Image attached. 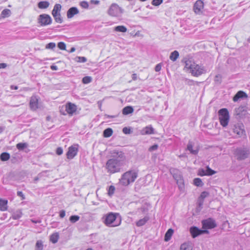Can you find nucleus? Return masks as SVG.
I'll use <instances>...</instances> for the list:
<instances>
[{
	"label": "nucleus",
	"mask_w": 250,
	"mask_h": 250,
	"mask_svg": "<svg viewBox=\"0 0 250 250\" xmlns=\"http://www.w3.org/2000/svg\"><path fill=\"white\" fill-rule=\"evenodd\" d=\"M111 158L105 164L107 172L110 174L120 172L125 165L126 157L125 153L118 150H113L110 152Z\"/></svg>",
	"instance_id": "1"
},
{
	"label": "nucleus",
	"mask_w": 250,
	"mask_h": 250,
	"mask_svg": "<svg viewBox=\"0 0 250 250\" xmlns=\"http://www.w3.org/2000/svg\"><path fill=\"white\" fill-rule=\"evenodd\" d=\"M138 171L136 169H130L123 173L119 179L120 184L123 186H127L133 183L138 177Z\"/></svg>",
	"instance_id": "2"
},
{
	"label": "nucleus",
	"mask_w": 250,
	"mask_h": 250,
	"mask_svg": "<svg viewBox=\"0 0 250 250\" xmlns=\"http://www.w3.org/2000/svg\"><path fill=\"white\" fill-rule=\"evenodd\" d=\"M185 67L194 76H198L206 72L204 67L199 65L190 60L185 62Z\"/></svg>",
	"instance_id": "3"
},
{
	"label": "nucleus",
	"mask_w": 250,
	"mask_h": 250,
	"mask_svg": "<svg viewBox=\"0 0 250 250\" xmlns=\"http://www.w3.org/2000/svg\"><path fill=\"white\" fill-rule=\"evenodd\" d=\"M117 213L110 212L105 215L103 217V222L104 224L109 227H115L120 225L121 219L117 218Z\"/></svg>",
	"instance_id": "4"
},
{
	"label": "nucleus",
	"mask_w": 250,
	"mask_h": 250,
	"mask_svg": "<svg viewBox=\"0 0 250 250\" xmlns=\"http://www.w3.org/2000/svg\"><path fill=\"white\" fill-rule=\"evenodd\" d=\"M219 119L221 125L225 127L228 125L229 116L228 110L226 108H222L218 111Z\"/></svg>",
	"instance_id": "5"
},
{
	"label": "nucleus",
	"mask_w": 250,
	"mask_h": 250,
	"mask_svg": "<svg viewBox=\"0 0 250 250\" xmlns=\"http://www.w3.org/2000/svg\"><path fill=\"white\" fill-rule=\"evenodd\" d=\"M109 15L112 17H121L123 13V9L116 3H112L107 12Z\"/></svg>",
	"instance_id": "6"
},
{
	"label": "nucleus",
	"mask_w": 250,
	"mask_h": 250,
	"mask_svg": "<svg viewBox=\"0 0 250 250\" xmlns=\"http://www.w3.org/2000/svg\"><path fill=\"white\" fill-rule=\"evenodd\" d=\"M235 154L238 160H243L249 157L250 151L246 148H237L235 151Z\"/></svg>",
	"instance_id": "7"
},
{
	"label": "nucleus",
	"mask_w": 250,
	"mask_h": 250,
	"mask_svg": "<svg viewBox=\"0 0 250 250\" xmlns=\"http://www.w3.org/2000/svg\"><path fill=\"white\" fill-rule=\"evenodd\" d=\"M202 224L204 229H212L217 227L215 220L211 218L202 220Z\"/></svg>",
	"instance_id": "8"
},
{
	"label": "nucleus",
	"mask_w": 250,
	"mask_h": 250,
	"mask_svg": "<svg viewBox=\"0 0 250 250\" xmlns=\"http://www.w3.org/2000/svg\"><path fill=\"white\" fill-rule=\"evenodd\" d=\"M52 19L50 16L47 14L40 15L38 18V23L42 26H45L51 24Z\"/></svg>",
	"instance_id": "9"
},
{
	"label": "nucleus",
	"mask_w": 250,
	"mask_h": 250,
	"mask_svg": "<svg viewBox=\"0 0 250 250\" xmlns=\"http://www.w3.org/2000/svg\"><path fill=\"white\" fill-rule=\"evenodd\" d=\"M78 145H74L68 148L67 152V158L69 159H73L77 154L78 151Z\"/></svg>",
	"instance_id": "10"
},
{
	"label": "nucleus",
	"mask_w": 250,
	"mask_h": 250,
	"mask_svg": "<svg viewBox=\"0 0 250 250\" xmlns=\"http://www.w3.org/2000/svg\"><path fill=\"white\" fill-rule=\"evenodd\" d=\"M194 146V143L189 140L187 145L186 150H188L192 154L197 155L199 151V148L198 146L193 148Z\"/></svg>",
	"instance_id": "11"
},
{
	"label": "nucleus",
	"mask_w": 250,
	"mask_h": 250,
	"mask_svg": "<svg viewBox=\"0 0 250 250\" xmlns=\"http://www.w3.org/2000/svg\"><path fill=\"white\" fill-rule=\"evenodd\" d=\"M233 130L234 133L241 136L245 133L244 125L241 123H238L234 125Z\"/></svg>",
	"instance_id": "12"
},
{
	"label": "nucleus",
	"mask_w": 250,
	"mask_h": 250,
	"mask_svg": "<svg viewBox=\"0 0 250 250\" xmlns=\"http://www.w3.org/2000/svg\"><path fill=\"white\" fill-rule=\"evenodd\" d=\"M39 99L35 96H32L30 100L29 105L31 110L35 111L39 108Z\"/></svg>",
	"instance_id": "13"
},
{
	"label": "nucleus",
	"mask_w": 250,
	"mask_h": 250,
	"mask_svg": "<svg viewBox=\"0 0 250 250\" xmlns=\"http://www.w3.org/2000/svg\"><path fill=\"white\" fill-rule=\"evenodd\" d=\"M204 7V3L201 0H198L194 5L193 9L196 14H200Z\"/></svg>",
	"instance_id": "14"
},
{
	"label": "nucleus",
	"mask_w": 250,
	"mask_h": 250,
	"mask_svg": "<svg viewBox=\"0 0 250 250\" xmlns=\"http://www.w3.org/2000/svg\"><path fill=\"white\" fill-rule=\"evenodd\" d=\"M76 109L77 107L74 104L69 103L66 105V111L70 115H72L74 112H75Z\"/></svg>",
	"instance_id": "15"
},
{
	"label": "nucleus",
	"mask_w": 250,
	"mask_h": 250,
	"mask_svg": "<svg viewBox=\"0 0 250 250\" xmlns=\"http://www.w3.org/2000/svg\"><path fill=\"white\" fill-rule=\"evenodd\" d=\"M79 12V10L75 7H72L68 9L67 12V17L68 19H71L74 17V15L78 14Z\"/></svg>",
	"instance_id": "16"
},
{
	"label": "nucleus",
	"mask_w": 250,
	"mask_h": 250,
	"mask_svg": "<svg viewBox=\"0 0 250 250\" xmlns=\"http://www.w3.org/2000/svg\"><path fill=\"white\" fill-rule=\"evenodd\" d=\"M190 232L193 238L201 235V229H199L196 227H192L190 228Z\"/></svg>",
	"instance_id": "17"
},
{
	"label": "nucleus",
	"mask_w": 250,
	"mask_h": 250,
	"mask_svg": "<svg viewBox=\"0 0 250 250\" xmlns=\"http://www.w3.org/2000/svg\"><path fill=\"white\" fill-rule=\"evenodd\" d=\"M247 94L242 91H238L233 97V100L234 102L237 101L240 98H247Z\"/></svg>",
	"instance_id": "18"
},
{
	"label": "nucleus",
	"mask_w": 250,
	"mask_h": 250,
	"mask_svg": "<svg viewBox=\"0 0 250 250\" xmlns=\"http://www.w3.org/2000/svg\"><path fill=\"white\" fill-rule=\"evenodd\" d=\"M154 133V129L151 126H147L144 128L141 131L142 135L152 134Z\"/></svg>",
	"instance_id": "19"
},
{
	"label": "nucleus",
	"mask_w": 250,
	"mask_h": 250,
	"mask_svg": "<svg viewBox=\"0 0 250 250\" xmlns=\"http://www.w3.org/2000/svg\"><path fill=\"white\" fill-rule=\"evenodd\" d=\"M7 200L0 199V210H6L7 209Z\"/></svg>",
	"instance_id": "20"
},
{
	"label": "nucleus",
	"mask_w": 250,
	"mask_h": 250,
	"mask_svg": "<svg viewBox=\"0 0 250 250\" xmlns=\"http://www.w3.org/2000/svg\"><path fill=\"white\" fill-rule=\"evenodd\" d=\"M192 246L190 242L184 243L181 245L180 250H192Z\"/></svg>",
	"instance_id": "21"
},
{
	"label": "nucleus",
	"mask_w": 250,
	"mask_h": 250,
	"mask_svg": "<svg viewBox=\"0 0 250 250\" xmlns=\"http://www.w3.org/2000/svg\"><path fill=\"white\" fill-rule=\"evenodd\" d=\"M62 8V6L60 4H56L54 7V8L52 11V14L53 16H55V15L60 13V11Z\"/></svg>",
	"instance_id": "22"
},
{
	"label": "nucleus",
	"mask_w": 250,
	"mask_h": 250,
	"mask_svg": "<svg viewBox=\"0 0 250 250\" xmlns=\"http://www.w3.org/2000/svg\"><path fill=\"white\" fill-rule=\"evenodd\" d=\"M134 111L133 108L130 106H127L123 109L122 113L124 115H128L133 113Z\"/></svg>",
	"instance_id": "23"
},
{
	"label": "nucleus",
	"mask_w": 250,
	"mask_h": 250,
	"mask_svg": "<svg viewBox=\"0 0 250 250\" xmlns=\"http://www.w3.org/2000/svg\"><path fill=\"white\" fill-rule=\"evenodd\" d=\"M149 219V217L145 216L144 218L139 220L136 222V226L141 227L144 225Z\"/></svg>",
	"instance_id": "24"
},
{
	"label": "nucleus",
	"mask_w": 250,
	"mask_h": 250,
	"mask_svg": "<svg viewBox=\"0 0 250 250\" xmlns=\"http://www.w3.org/2000/svg\"><path fill=\"white\" fill-rule=\"evenodd\" d=\"M179 52L175 50L171 53L170 56H169V59L172 61L175 62L176 61V60L179 57Z\"/></svg>",
	"instance_id": "25"
},
{
	"label": "nucleus",
	"mask_w": 250,
	"mask_h": 250,
	"mask_svg": "<svg viewBox=\"0 0 250 250\" xmlns=\"http://www.w3.org/2000/svg\"><path fill=\"white\" fill-rule=\"evenodd\" d=\"M173 233V230L171 229H168V230L167 231V232L165 234V240L166 241H169Z\"/></svg>",
	"instance_id": "26"
},
{
	"label": "nucleus",
	"mask_w": 250,
	"mask_h": 250,
	"mask_svg": "<svg viewBox=\"0 0 250 250\" xmlns=\"http://www.w3.org/2000/svg\"><path fill=\"white\" fill-rule=\"evenodd\" d=\"M59 238V235L58 233H57V232L54 233H53L50 236V240L53 243L55 244L58 242Z\"/></svg>",
	"instance_id": "27"
},
{
	"label": "nucleus",
	"mask_w": 250,
	"mask_h": 250,
	"mask_svg": "<svg viewBox=\"0 0 250 250\" xmlns=\"http://www.w3.org/2000/svg\"><path fill=\"white\" fill-rule=\"evenodd\" d=\"M114 30L116 32H126L127 28L124 25H119L114 27Z\"/></svg>",
	"instance_id": "28"
},
{
	"label": "nucleus",
	"mask_w": 250,
	"mask_h": 250,
	"mask_svg": "<svg viewBox=\"0 0 250 250\" xmlns=\"http://www.w3.org/2000/svg\"><path fill=\"white\" fill-rule=\"evenodd\" d=\"M49 5V3L46 1H40L38 3V7L40 9L47 8Z\"/></svg>",
	"instance_id": "29"
},
{
	"label": "nucleus",
	"mask_w": 250,
	"mask_h": 250,
	"mask_svg": "<svg viewBox=\"0 0 250 250\" xmlns=\"http://www.w3.org/2000/svg\"><path fill=\"white\" fill-rule=\"evenodd\" d=\"M43 245L42 240H38L36 243L35 250H42Z\"/></svg>",
	"instance_id": "30"
},
{
	"label": "nucleus",
	"mask_w": 250,
	"mask_h": 250,
	"mask_svg": "<svg viewBox=\"0 0 250 250\" xmlns=\"http://www.w3.org/2000/svg\"><path fill=\"white\" fill-rule=\"evenodd\" d=\"M112 134L113 130L110 128H106L104 131V137H109L112 135Z\"/></svg>",
	"instance_id": "31"
},
{
	"label": "nucleus",
	"mask_w": 250,
	"mask_h": 250,
	"mask_svg": "<svg viewBox=\"0 0 250 250\" xmlns=\"http://www.w3.org/2000/svg\"><path fill=\"white\" fill-rule=\"evenodd\" d=\"M22 212L20 210H17L13 213L12 215V218L14 220H17L20 218L22 216Z\"/></svg>",
	"instance_id": "32"
},
{
	"label": "nucleus",
	"mask_w": 250,
	"mask_h": 250,
	"mask_svg": "<svg viewBox=\"0 0 250 250\" xmlns=\"http://www.w3.org/2000/svg\"><path fill=\"white\" fill-rule=\"evenodd\" d=\"M0 157L1 161H5L10 158V155L7 152H3L1 154Z\"/></svg>",
	"instance_id": "33"
},
{
	"label": "nucleus",
	"mask_w": 250,
	"mask_h": 250,
	"mask_svg": "<svg viewBox=\"0 0 250 250\" xmlns=\"http://www.w3.org/2000/svg\"><path fill=\"white\" fill-rule=\"evenodd\" d=\"M11 11L9 9H5L1 12V16L2 18L8 17L10 16Z\"/></svg>",
	"instance_id": "34"
},
{
	"label": "nucleus",
	"mask_w": 250,
	"mask_h": 250,
	"mask_svg": "<svg viewBox=\"0 0 250 250\" xmlns=\"http://www.w3.org/2000/svg\"><path fill=\"white\" fill-rule=\"evenodd\" d=\"M115 188L113 186H110L109 187L107 190V194L109 196H111L114 193Z\"/></svg>",
	"instance_id": "35"
},
{
	"label": "nucleus",
	"mask_w": 250,
	"mask_h": 250,
	"mask_svg": "<svg viewBox=\"0 0 250 250\" xmlns=\"http://www.w3.org/2000/svg\"><path fill=\"white\" fill-rule=\"evenodd\" d=\"M194 184L197 187H202L204 184L200 178H195L194 179Z\"/></svg>",
	"instance_id": "36"
},
{
	"label": "nucleus",
	"mask_w": 250,
	"mask_h": 250,
	"mask_svg": "<svg viewBox=\"0 0 250 250\" xmlns=\"http://www.w3.org/2000/svg\"><path fill=\"white\" fill-rule=\"evenodd\" d=\"M80 219V216L78 215H72L69 218V221L72 223H75Z\"/></svg>",
	"instance_id": "37"
},
{
	"label": "nucleus",
	"mask_w": 250,
	"mask_h": 250,
	"mask_svg": "<svg viewBox=\"0 0 250 250\" xmlns=\"http://www.w3.org/2000/svg\"><path fill=\"white\" fill-rule=\"evenodd\" d=\"M53 17L54 18L55 21L58 23H61L63 21L60 13L55 15V16H53Z\"/></svg>",
	"instance_id": "38"
},
{
	"label": "nucleus",
	"mask_w": 250,
	"mask_h": 250,
	"mask_svg": "<svg viewBox=\"0 0 250 250\" xmlns=\"http://www.w3.org/2000/svg\"><path fill=\"white\" fill-rule=\"evenodd\" d=\"M27 144L26 143H18L16 146L17 148L19 150H22L24 148H26L27 146Z\"/></svg>",
	"instance_id": "39"
},
{
	"label": "nucleus",
	"mask_w": 250,
	"mask_h": 250,
	"mask_svg": "<svg viewBox=\"0 0 250 250\" xmlns=\"http://www.w3.org/2000/svg\"><path fill=\"white\" fill-rule=\"evenodd\" d=\"M92 81V78L90 76H85L83 78L82 82L84 84L90 83Z\"/></svg>",
	"instance_id": "40"
},
{
	"label": "nucleus",
	"mask_w": 250,
	"mask_h": 250,
	"mask_svg": "<svg viewBox=\"0 0 250 250\" xmlns=\"http://www.w3.org/2000/svg\"><path fill=\"white\" fill-rule=\"evenodd\" d=\"M207 175H212L216 173V171L211 169L209 167H207V169L206 170Z\"/></svg>",
	"instance_id": "41"
},
{
	"label": "nucleus",
	"mask_w": 250,
	"mask_h": 250,
	"mask_svg": "<svg viewBox=\"0 0 250 250\" xmlns=\"http://www.w3.org/2000/svg\"><path fill=\"white\" fill-rule=\"evenodd\" d=\"M76 61L81 62H86L87 59L84 57H77L75 58Z\"/></svg>",
	"instance_id": "42"
},
{
	"label": "nucleus",
	"mask_w": 250,
	"mask_h": 250,
	"mask_svg": "<svg viewBox=\"0 0 250 250\" xmlns=\"http://www.w3.org/2000/svg\"><path fill=\"white\" fill-rule=\"evenodd\" d=\"M56 46V44L54 42H50L46 45V49H53Z\"/></svg>",
	"instance_id": "43"
},
{
	"label": "nucleus",
	"mask_w": 250,
	"mask_h": 250,
	"mask_svg": "<svg viewBox=\"0 0 250 250\" xmlns=\"http://www.w3.org/2000/svg\"><path fill=\"white\" fill-rule=\"evenodd\" d=\"M58 47L61 50H64L66 49V45L63 42H60L58 44Z\"/></svg>",
	"instance_id": "44"
},
{
	"label": "nucleus",
	"mask_w": 250,
	"mask_h": 250,
	"mask_svg": "<svg viewBox=\"0 0 250 250\" xmlns=\"http://www.w3.org/2000/svg\"><path fill=\"white\" fill-rule=\"evenodd\" d=\"M209 195V193L208 192H207V191H203L201 193L200 197H199V198L204 200V199L207 197V196H208Z\"/></svg>",
	"instance_id": "45"
},
{
	"label": "nucleus",
	"mask_w": 250,
	"mask_h": 250,
	"mask_svg": "<svg viewBox=\"0 0 250 250\" xmlns=\"http://www.w3.org/2000/svg\"><path fill=\"white\" fill-rule=\"evenodd\" d=\"M163 1V0H153L152 4L154 6H158L160 5Z\"/></svg>",
	"instance_id": "46"
},
{
	"label": "nucleus",
	"mask_w": 250,
	"mask_h": 250,
	"mask_svg": "<svg viewBox=\"0 0 250 250\" xmlns=\"http://www.w3.org/2000/svg\"><path fill=\"white\" fill-rule=\"evenodd\" d=\"M80 5L83 8H87L89 6L88 2L86 1H81L80 3Z\"/></svg>",
	"instance_id": "47"
},
{
	"label": "nucleus",
	"mask_w": 250,
	"mask_h": 250,
	"mask_svg": "<svg viewBox=\"0 0 250 250\" xmlns=\"http://www.w3.org/2000/svg\"><path fill=\"white\" fill-rule=\"evenodd\" d=\"M123 132L125 134H130L131 133V129L129 127H125L123 129Z\"/></svg>",
	"instance_id": "48"
},
{
	"label": "nucleus",
	"mask_w": 250,
	"mask_h": 250,
	"mask_svg": "<svg viewBox=\"0 0 250 250\" xmlns=\"http://www.w3.org/2000/svg\"><path fill=\"white\" fill-rule=\"evenodd\" d=\"M198 175L200 176L207 175L206 170L203 169H200L198 171Z\"/></svg>",
	"instance_id": "49"
},
{
	"label": "nucleus",
	"mask_w": 250,
	"mask_h": 250,
	"mask_svg": "<svg viewBox=\"0 0 250 250\" xmlns=\"http://www.w3.org/2000/svg\"><path fill=\"white\" fill-rule=\"evenodd\" d=\"M63 153V150L62 149V147H58L57 148V150H56V153L59 155H60L61 154H62Z\"/></svg>",
	"instance_id": "50"
},
{
	"label": "nucleus",
	"mask_w": 250,
	"mask_h": 250,
	"mask_svg": "<svg viewBox=\"0 0 250 250\" xmlns=\"http://www.w3.org/2000/svg\"><path fill=\"white\" fill-rule=\"evenodd\" d=\"M161 63H159V64H157L155 67V71L156 72H159L161 70Z\"/></svg>",
	"instance_id": "51"
},
{
	"label": "nucleus",
	"mask_w": 250,
	"mask_h": 250,
	"mask_svg": "<svg viewBox=\"0 0 250 250\" xmlns=\"http://www.w3.org/2000/svg\"><path fill=\"white\" fill-rule=\"evenodd\" d=\"M158 147V146L157 145H154L149 148V151H153L156 150Z\"/></svg>",
	"instance_id": "52"
},
{
	"label": "nucleus",
	"mask_w": 250,
	"mask_h": 250,
	"mask_svg": "<svg viewBox=\"0 0 250 250\" xmlns=\"http://www.w3.org/2000/svg\"><path fill=\"white\" fill-rule=\"evenodd\" d=\"M65 215V211L64 210H62L60 212V217L62 218H63Z\"/></svg>",
	"instance_id": "53"
},
{
	"label": "nucleus",
	"mask_w": 250,
	"mask_h": 250,
	"mask_svg": "<svg viewBox=\"0 0 250 250\" xmlns=\"http://www.w3.org/2000/svg\"><path fill=\"white\" fill-rule=\"evenodd\" d=\"M17 195L21 197H22V199H24L25 197L24 196V195H23V193L21 191H18Z\"/></svg>",
	"instance_id": "54"
},
{
	"label": "nucleus",
	"mask_w": 250,
	"mask_h": 250,
	"mask_svg": "<svg viewBox=\"0 0 250 250\" xmlns=\"http://www.w3.org/2000/svg\"><path fill=\"white\" fill-rule=\"evenodd\" d=\"M7 66V64L5 63H0V69L5 68Z\"/></svg>",
	"instance_id": "55"
},
{
	"label": "nucleus",
	"mask_w": 250,
	"mask_h": 250,
	"mask_svg": "<svg viewBox=\"0 0 250 250\" xmlns=\"http://www.w3.org/2000/svg\"><path fill=\"white\" fill-rule=\"evenodd\" d=\"M221 78V77L219 75H217L215 77V81L216 82H218L219 83H220V79Z\"/></svg>",
	"instance_id": "56"
},
{
	"label": "nucleus",
	"mask_w": 250,
	"mask_h": 250,
	"mask_svg": "<svg viewBox=\"0 0 250 250\" xmlns=\"http://www.w3.org/2000/svg\"><path fill=\"white\" fill-rule=\"evenodd\" d=\"M132 80H134V81H135L137 79V75L136 74L134 73V74H133L132 75Z\"/></svg>",
	"instance_id": "57"
},
{
	"label": "nucleus",
	"mask_w": 250,
	"mask_h": 250,
	"mask_svg": "<svg viewBox=\"0 0 250 250\" xmlns=\"http://www.w3.org/2000/svg\"><path fill=\"white\" fill-rule=\"evenodd\" d=\"M203 203H204V200L199 198V202H198V204H199V206L200 207H201V206L203 205Z\"/></svg>",
	"instance_id": "58"
},
{
	"label": "nucleus",
	"mask_w": 250,
	"mask_h": 250,
	"mask_svg": "<svg viewBox=\"0 0 250 250\" xmlns=\"http://www.w3.org/2000/svg\"><path fill=\"white\" fill-rule=\"evenodd\" d=\"M50 68L53 70H57L58 69V67L56 65H51Z\"/></svg>",
	"instance_id": "59"
},
{
	"label": "nucleus",
	"mask_w": 250,
	"mask_h": 250,
	"mask_svg": "<svg viewBox=\"0 0 250 250\" xmlns=\"http://www.w3.org/2000/svg\"><path fill=\"white\" fill-rule=\"evenodd\" d=\"M209 231L208 230L205 229V230H201V234H204V233H208Z\"/></svg>",
	"instance_id": "60"
},
{
	"label": "nucleus",
	"mask_w": 250,
	"mask_h": 250,
	"mask_svg": "<svg viewBox=\"0 0 250 250\" xmlns=\"http://www.w3.org/2000/svg\"><path fill=\"white\" fill-rule=\"evenodd\" d=\"M10 88L11 89H15V90H17L18 89V87L17 86H15V85H11Z\"/></svg>",
	"instance_id": "61"
},
{
	"label": "nucleus",
	"mask_w": 250,
	"mask_h": 250,
	"mask_svg": "<svg viewBox=\"0 0 250 250\" xmlns=\"http://www.w3.org/2000/svg\"><path fill=\"white\" fill-rule=\"evenodd\" d=\"M75 51V47H72V48H71V49H70V50L69 52H70V53H72V52H74Z\"/></svg>",
	"instance_id": "62"
},
{
	"label": "nucleus",
	"mask_w": 250,
	"mask_h": 250,
	"mask_svg": "<svg viewBox=\"0 0 250 250\" xmlns=\"http://www.w3.org/2000/svg\"><path fill=\"white\" fill-rule=\"evenodd\" d=\"M31 221H32L33 223H40V222H41V221H38V220L35 221V220H33V219H32V220H31Z\"/></svg>",
	"instance_id": "63"
},
{
	"label": "nucleus",
	"mask_w": 250,
	"mask_h": 250,
	"mask_svg": "<svg viewBox=\"0 0 250 250\" xmlns=\"http://www.w3.org/2000/svg\"><path fill=\"white\" fill-rule=\"evenodd\" d=\"M107 116V118H114L115 117V116H110V115H105Z\"/></svg>",
	"instance_id": "64"
}]
</instances>
